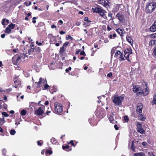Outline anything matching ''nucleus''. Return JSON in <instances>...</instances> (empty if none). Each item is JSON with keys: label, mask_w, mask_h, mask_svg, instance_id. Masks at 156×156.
<instances>
[{"label": "nucleus", "mask_w": 156, "mask_h": 156, "mask_svg": "<svg viewBox=\"0 0 156 156\" xmlns=\"http://www.w3.org/2000/svg\"><path fill=\"white\" fill-rule=\"evenodd\" d=\"M145 91H143L142 87H141L138 86H134L133 88V91L134 92L136 93L137 94H141L144 96H146L149 93V89L147 87V85L145 84Z\"/></svg>", "instance_id": "f257e3e1"}, {"label": "nucleus", "mask_w": 156, "mask_h": 156, "mask_svg": "<svg viewBox=\"0 0 156 156\" xmlns=\"http://www.w3.org/2000/svg\"><path fill=\"white\" fill-rule=\"evenodd\" d=\"M92 9L94 12L99 13L101 17H103L105 20H107L106 15L107 12L105 9H102L100 7H96L94 8H93Z\"/></svg>", "instance_id": "f03ea898"}, {"label": "nucleus", "mask_w": 156, "mask_h": 156, "mask_svg": "<svg viewBox=\"0 0 156 156\" xmlns=\"http://www.w3.org/2000/svg\"><path fill=\"white\" fill-rule=\"evenodd\" d=\"M156 8V3L151 2L147 4L146 7V12L147 13H151L153 12Z\"/></svg>", "instance_id": "7ed1b4c3"}, {"label": "nucleus", "mask_w": 156, "mask_h": 156, "mask_svg": "<svg viewBox=\"0 0 156 156\" xmlns=\"http://www.w3.org/2000/svg\"><path fill=\"white\" fill-rule=\"evenodd\" d=\"M124 97L123 96H119L118 95H115L113 100V102L116 105L120 106L122 104V102L124 100Z\"/></svg>", "instance_id": "20e7f679"}, {"label": "nucleus", "mask_w": 156, "mask_h": 156, "mask_svg": "<svg viewBox=\"0 0 156 156\" xmlns=\"http://www.w3.org/2000/svg\"><path fill=\"white\" fill-rule=\"evenodd\" d=\"M55 111L56 112L58 113H60L62 111V107L60 103H55Z\"/></svg>", "instance_id": "39448f33"}, {"label": "nucleus", "mask_w": 156, "mask_h": 156, "mask_svg": "<svg viewBox=\"0 0 156 156\" xmlns=\"http://www.w3.org/2000/svg\"><path fill=\"white\" fill-rule=\"evenodd\" d=\"M44 106L43 105L42 108L40 107L38 109H36L35 111V114L39 115H42L44 113Z\"/></svg>", "instance_id": "423d86ee"}, {"label": "nucleus", "mask_w": 156, "mask_h": 156, "mask_svg": "<svg viewBox=\"0 0 156 156\" xmlns=\"http://www.w3.org/2000/svg\"><path fill=\"white\" fill-rule=\"evenodd\" d=\"M137 131L138 132L141 134H144L145 131L142 128V126L140 123L138 122L137 123Z\"/></svg>", "instance_id": "0eeeda50"}, {"label": "nucleus", "mask_w": 156, "mask_h": 156, "mask_svg": "<svg viewBox=\"0 0 156 156\" xmlns=\"http://www.w3.org/2000/svg\"><path fill=\"white\" fill-rule=\"evenodd\" d=\"M131 50L130 49H127L124 51L125 53L124 57L125 58L129 61H130L129 59V56L130 54L131 53Z\"/></svg>", "instance_id": "6e6552de"}, {"label": "nucleus", "mask_w": 156, "mask_h": 156, "mask_svg": "<svg viewBox=\"0 0 156 156\" xmlns=\"http://www.w3.org/2000/svg\"><path fill=\"white\" fill-rule=\"evenodd\" d=\"M99 3L105 7H108L109 5V3L107 0H100Z\"/></svg>", "instance_id": "1a4fd4ad"}, {"label": "nucleus", "mask_w": 156, "mask_h": 156, "mask_svg": "<svg viewBox=\"0 0 156 156\" xmlns=\"http://www.w3.org/2000/svg\"><path fill=\"white\" fill-rule=\"evenodd\" d=\"M116 17L121 22H123L124 20V16L121 13H118L116 15Z\"/></svg>", "instance_id": "9d476101"}, {"label": "nucleus", "mask_w": 156, "mask_h": 156, "mask_svg": "<svg viewBox=\"0 0 156 156\" xmlns=\"http://www.w3.org/2000/svg\"><path fill=\"white\" fill-rule=\"evenodd\" d=\"M143 107V105L142 104L139 103L138 104L137 107L136 111L139 113H141Z\"/></svg>", "instance_id": "9b49d317"}, {"label": "nucleus", "mask_w": 156, "mask_h": 156, "mask_svg": "<svg viewBox=\"0 0 156 156\" xmlns=\"http://www.w3.org/2000/svg\"><path fill=\"white\" fill-rule=\"evenodd\" d=\"M150 30L153 32H154L156 31V20L154 21L152 25L151 26Z\"/></svg>", "instance_id": "f8f14e48"}, {"label": "nucleus", "mask_w": 156, "mask_h": 156, "mask_svg": "<svg viewBox=\"0 0 156 156\" xmlns=\"http://www.w3.org/2000/svg\"><path fill=\"white\" fill-rule=\"evenodd\" d=\"M114 114L113 113L110 115L108 118L109 120L111 122L115 123V122H116L117 121H115L114 119L113 115Z\"/></svg>", "instance_id": "ddd939ff"}, {"label": "nucleus", "mask_w": 156, "mask_h": 156, "mask_svg": "<svg viewBox=\"0 0 156 156\" xmlns=\"http://www.w3.org/2000/svg\"><path fill=\"white\" fill-rule=\"evenodd\" d=\"M126 39L127 41L129 43L131 44L132 45L133 44V40L132 39L131 37L127 35L126 37Z\"/></svg>", "instance_id": "4468645a"}, {"label": "nucleus", "mask_w": 156, "mask_h": 156, "mask_svg": "<svg viewBox=\"0 0 156 156\" xmlns=\"http://www.w3.org/2000/svg\"><path fill=\"white\" fill-rule=\"evenodd\" d=\"M15 57H14V58H12V61L15 64H17L19 63V62L20 60L21 59V57L20 56H18L16 59L15 62H14V60H15Z\"/></svg>", "instance_id": "2eb2a0df"}, {"label": "nucleus", "mask_w": 156, "mask_h": 156, "mask_svg": "<svg viewBox=\"0 0 156 156\" xmlns=\"http://www.w3.org/2000/svg\"><path fill=\"white\" fill-rule=\"evenodd\" d=\"M138 118L140 120L144 121L145 120V118L143 116L142 114H140L139 115Z\"/></svg>", "instance_id": "dca6fc26"}, {"label": "nucleus", "mask_w": 156, "mask_h": 156, "mask_svg": "<svg viewBox=\"0 0 156 156\" xmlns=\"http://www.w3.org/2000/svg\"><path fill=\"white\" fill-rule=\"evenodd\" d=\"M52 153V151L50 150H48L46 152V156H48L51 154Z\"/></svg>", "instance_id": "f3484780"}, {"label": "nucleus", "mask_w": 156, "mask_h": 156, "mask_svg": "<svg viewBox=\"0 0 156 156\" xmlns=\"http://www.w3.org/2000/svg\"><path fill=\"white\" fill-rule=\"evenodd\" d=\"M43 81V79L41 77L39 78V81L38 82H35V83L38 84L37 86H39V85L41 84H42V82Z\"/></svg>", "instance_id": "a211bd4d"}, {"label": "nucleus", "mask_w": 156, "mask_h": 156, "mask_svg": "<svg viewBox=\"0 0 156 156\" xmlns=\"http://www.w3.org/2000/svg\"><path fill=\"white\" fill-rule=\"evenodd\" d=\"M51 141L53 144H55L57 142V140L54 138H52L51 139Z\"/></svg>", "instance_id": "6ab92c4d"}, {"label": "nucleus", "mask_w": 156, "mask_h": 156, "mask_svg": "<svg viewBox=\"0 0 156 156\" xmlns=\"http://www.w3.org/2000/svg\"><path fill=\"white\" fill-rule=\"evenodd\" d=\"M119 60L123 61L125 60V59L124 58V55L123 53H121L119 56Z\"/></svg>", "instance_id": "aec40b11"}, {"label": "nucleus", "mask_w": 156, "mask_h": 156, "mask_svg": "<svg viewBox=\"0 0 156 156\" xmlns=\"http://www.w3.org/2000/svg\"><path fill=\"white\" fill-rule=\"evenodd\" d=\"M65 47H64L63 45V46L60 48V53L61 54H62L64 51L65 50V49H64Z\"/></svg>", "instance_id": "412c9836"}, {"label": "nucleus", "mask_w": 156, "mask_h": 156, "mask_svg": "<svg viewBox=\"0 0 156 156\" xmlns=\"http://www.w3.org/2000/svg\"><path fill=\"white\" fill-rule=\"evenodd\" d=\"M15 27V25L12 23L8 26V27L11 30L14 29Z\"/></svg>", "instance_id": "4be33fe9"}, {"label": "nucleus", "mask_w": 156, "mask_h": 156, "mask_svg": "<svg viewBox=\"0 0 156 156\" xmlns=\"http://www.w3.org/2000/svg\"><path fill=\"white\" fill-rule=\"evenodd\" d=\"M153 104H156V94H154V96L153 100L152 101Z\"/></svg>", "instance_id": "5701e85b"}, {"label": "nucleus", "mask_w": 156, "mask_h": 156, "mask_svg": "<svg viewBox=\"0 0 156 156\" xmlns=\"http://www.w3.org/2000/svg\"><path fill=\"white\" fill-rule=\"evenodd\" d=\"M27 113V112L26 110L23 109L21 110L20 114L22 115H24Z\"/></svg>", "instance_id": "b1692460"}, {"label": "nucleus", "mask_w": 156, "mask_h": 156, "mask_svg": "<svg viewBox=\"0 0 156 156\" xmlns=\"http://www.w3.org/2000/svg\"><path fill=\"white\" fill-rule=\"evenodd\" d=\"M11 31V30L9 27H7L5 30V32L7 33H9Z\"/></svg>", "instance_id": "393cba45"}, {"label": "nucleus", "mask_w": 156, "mask_h": 156, "mask_svg": "<svg viewBox=\"0 0 156 156\" xmlns=\"http://www.w3.org/2000/svg\"><path fill=\"white\" fill-rule=\"evenodd\" d=\"M155 41L152 40L149 43V45H150L152 46L155 43Z\"/></svg>", "instance_id": "a878e982"}, {"label": "nucleus", "mask_w": 156, "mask_h": 156, "mask_svg": "<svg viewBox=\"0 0 156 156\" xmlns=\"http://www.w3.org/2000/svg\"><path fill=\"white\" fill-rule=\"evenodd\" d=\"M50 86L48 85L47 84H46L44 86V88H43V89L44 90H46L48 89V87Z\"/></svg>", "instance_id": "bb28decb"}, {"label": "nucleus", "mask_w": 156, "mask_h": 156, "mask_svg": "<svg viewBox=\"0 0 156 156\" xmlns=\"http://www.w3.org/2000/svg\"><path fill=\"white\" fill-rule=\"evenodd\" d=\"M34 48H31L30 49L28 50V53L29 54L31 52H33L34 51Z\"/></svg>", "instance_id": "cd10ccee"}, {"label": "nucleus", "mask_w": 156, "mask_h": 156, "mask_svg": "<svg viewBox=\"0 0 156 156\" xmlns=\"http://www.w3.org/2000/svg\"><path fill=\"white\" fill-rule=\"evenodd\" d=\"M117 31L120 35L122 33V30L120 29H117Z\"/></svg>", "instance_id": "c85d7f7f"}, {"label": "nucleus", "mask_w": 156, "mask_h": 156, "mask_svg": "<svg viewBox=\"0 0 156 156\" xmlns=\"http://www.w3.org/2000/svg\"><path fill=\"white\" fill-rule=\"evenodd\" d=\"M121 54V51H117L115 54V55L118 56L119 55Z\"/></svg>", "instance_id": "c756f323"}, {"label": "nucleus", "mask_w": 156, "mask_h": 156, "mask_svg": "<svg viewBox=\"0 0 156 156\" xmlns=\"http://www.w3.org/2000/svg\"><path fill=\"white\" fill-rule=\"evenodd\" d=\"M10 133L12 135H14L16 133V131L14 130H11L10 131Z\"/></svg>", "instance_id": "7c9ffc66"}, {"label": "nucleus", "mask_w": 156, "mask_h": 156, "mask_svg": "<svg viewBox=\"0 0 156 156\" xmlns=\"http://www.w3.org/2000/svg\"><path fill=\"white\" fill-rule=\"evenodd\" d=\"M131 149L133 150H134V144L133 143V141H132V145H131Z\"/></svg>", "instance_id": "2f4dec72"}, {"label": "nucleus", "mask_w": 156, "mask_h": 156, "mask_svg": "<svg viewBox=\"0 0 156 156\" xmlns=\"http://www.w3.org/2000/svg\"><path fill=\"white\" fill-rule=\"evenodd\" d=\"M2 115H4L5 117H8L9 116V115L7 114V113L5 112H3L2 113Z\"/></svg>", "instance_id": "473e14b6"}, {"label": "nucleus", "mask_w": 156, "mask_h": 156, "mask_svg": "<svg viewBox=\"0 0 156 156\" xmlns=\"http://www.w3.org/2000/svg\"><path fill=\"white\" fill-rule=\"evenodd\" d=\"M2 151L3 155L5 156L6 154V150L5 149H3L2 150Z\"/></svg>", "instance_id": "72a5a7b5"}, {"label": "nucleus", "mask_w": 156, "mask_h": 156, "mask_svg": "<svg viewBox=\"0 0 156 156\" xmlns=\"http://www.w3.org/2000/svg\"><path fill=\"white\" fill-rule=\"evenodd\" d=\"M138 155L139 156H145V154L143 152L139 153Z\"/></svg>", "instance_id": "f704fd0d"}, {"label": "nucleus", "mask_w": 156, "mask_h": 156, "mask_svg": "<svg viewBox=\"0 0 156 156\" xmlns=\"http://www.w3.org/2000/svg\"><path fill=\"white\" fill-rule=\"evenodd\" d=\"M124 120L126 122H127L129 121V119L127 116H125L124 118Z\"/></svg>", "instance_id": "c9c22d12"}, {"label": "nucleus", "mask_w": 156, "mask_h": 156, "mask_svg": "<svg viewBox=\"0 0 156 156\" xmlns=\"http://www.w3.org/2000/svg\"><path fill=\"white\" fill-rule=\"evenodd\" d=\"M80 54L81 55H83L84 56H86V54L84 51H82L80 53Z\"/></svg>", "instance_id": "e433bc0d"}, {"label": "nucleus", "mask_w": 156, "mask_h": 156, "mask_svg": "<svg viewBox=\"0 0 156 156\" xmlns=\"http://www.w3.org/2000/svg\"><path fill=\"white\" fill-rule=\"evenodd\" d=\"M84 21H87V22H91V21H90L89 20H88V18L87 17H84Z\"/></svg>", "instance_id": "4c0bfd02"}, {"label": "nucleus", "mask_w": 156, "mask_h": 156, "mask_svg": "<svg viewBox=\"0 0 156 156\" xmlns=\"http://www.w3.org/2000/svg\"><path fill=\"white\" fill-rule=\"evenodd\" d=\"M62 148L64 149L65 148L66 149H69V145H66V146H63L62 147Z\"/></svg>", "instance_id": "58836bf2"}, {"label": "nucleus", "mask_w": 156, "mask_h": 156, "mask_svg": "<svg viewBox=\"0 0 156 156\" xmlns=\"http://www.w3.org/2000/svg\"><path fill=\"white\" fill-rule=\"evenodd\" d=\"M71 69V68L70 67H69L68 68V69H66V72L68 73L69 72V70H70Z\"/></svg>", "instance_id": "ea45409f"}, {"label": "nucleus", "mask_w": 156, "mask_h": 156, "mask_svg": "<svg viewBox=\"0 0 156 156\" xmlns=\"http://www.w3.org/2000/svg\"><path fill=\"white\" fill-rule=\"evenodd\" d=\"M148 154L149 156H155L154 155L152 152H148Z\"/></svg>", "instance_id": "a19ab883"}, {"label": "nucleus", "mask_w": 156, "mask_h": 156, "mask_svg": "<svg viewBox=\"0 0 156 156\" xmlns=\"http://www.w3.org/2000/svg\"><path fill=\"white\" fill-rule=\"evenodd\" d=\"M5 19H3L2 21V24L3 25H6V24L5 23Z\"/></svg>", "instance_id": "79ce46f5"}, {"label": "nucleus", "mask_w": 156, "mask_h": 156, "mask_svg": "<svg viewBox=\"0 0 156 156\" xmlns=\"http://www.w3.org/2000/svg\"><path fill=\"white\" fill-rule=\"evenodd\" d=\"M36 19V17H33V18L32 19L33 20L32 21L33 23H34L36 22V21L35 20Z\"/></svg>", "instance_id": "37998d69"}, {"label": "nucleus", "mask_w": 156, "mask_h": 156, "mask_svg": "<svg viewBox=\"0 0 156 156\" xmlns=\"http://www.w3.org/2000/svg\"><path fill=\"white\" fill-rule=\"evenodd\" d=\"M112 75V73H109L107 75V76L108 77H111Z\"/></svg>", "instance_id": "c03bdc74"}, {"label": "nucleus", "mask_w": 156, "mask_h": 156, "mask_svg": "<svg viewBox=\"0 0 156 156\" xmlns=\"http://www.w3.org/2000/svg\"><path fill=\"white\" fill-rule=\"evenodd\" d=\"M68 44L69 42H66L63 44V46L65 47H66L68 45Z\"/></svg>", "instance_id": "a18cd8bd"}, {"label": "nucleus", "mask_w": 156, "mask_h": 156, "mask_svg": "<svg viewBox=\"0 0 156 156\" xmlns=\"http://www.w3.org/2000/svg\"><path fill=\"white\" fill-rule=\"evenodd\" d=\"M3 106L4 109H6L7 107V105L6 104L4 103V104H3Z\"/></svg>", "instance_id": "49530a36"}, {"label": "nucleus", "mask_w": 156, "mask_h": 156, "mask_svg": "<svg viewBox=\"0 0 156 156\" xmlns=\"http://www.w3.org/2000/svg\"><path fill=\"white\" fill-rule=\"evenodd\" d=\"M114 127L116 130H118L119 129V127L117 125L115 124L114 126Z\"/></svg>", "instance_id": "de8ad7c7"}, {"label": "nucleus", "mask_w": 156, "mask_h": 156, "mask_svg": "<svg viewBox=\"0 0 156 156\" xmlns=\"http://www.w3.org/2000/svg\"><path fill=\"white\" fill-rule=\"evenodd\" d=\"M113 14L112 13H110L108 14V17H110L111 18H112V17Z\"/></svg>", "instance_id": "09e8293b"}, {"label": "nucleus", "mask_w": 156, "mask_h": 156, "mask_svg": "<svg viewBox=\"0 0 156 156\" xmlns=\"http://www.w3.org/2000/svg\"><path fill=\"white\" fill-rule=\"evenodd\" d=\"M142 145L144 146H146L147 145V143L145 142H143L142 143Z\"/></svg>", "instance_id": "8fccbe9b"}, {"label": "nucleus", "mask_w": 156, "mask_h": 156, "mask_svg": "<svg viewBox=\"0 0 156 156\" xmlns=\"http://www.w3.org/2000/svg\"><path fill=\"white\" fill-rule=\"evenodd\" d=\"M80 24V22H77L76 23V25L77 26H79Z\"/></svg>", "instance_id": "3c124183"}, {"label": "nucleus", "mask_w": 156, "mask_h": 156, "mask_svg": "<svg viewBox=\"0 0 156 156\" xmlns=\"http://www.w3.org/2000/svg\"><path fill=\"white\" fill-rule=\"evenodd\" d=\"M36 43L39 46H40V45H42V43H39V42L37 41H36Z\"/></svg>", "instance_id": "603ef678"}, {"label": "nucleus", "mask_w": 156, "mask_h": 156, "mask_svg": "<svg viewBox=\"0 0 156 156\" xmlns=\"http://www.w3.org/2000/svg\"><path fill=\"white\" fill-rule=\"evenodd\" d=\"M70 143L74 147V144L73 142V140H71L70 141Z\"/></svg>", "instance_id": "864d4df0"}, {"label": "nucleus", "mask_w": 156, "mask_h": 156, "mask_svg": "<svg viewBox=\"0 0 156 156\" xmlns=\"http://www.w3.org/2000/svg\"><path fill=\"white\" fill-rule=\"evenodd\" d=\"M31 2H29V3H28V4H27V2H25V3H24V4L25 5H26L27 6H29V5H30L31 4Z\"/></svg>", "instance_id": "5fc2aeb1"}, {"label": "nucleus", "mask_w": 156, "mask_h": 156, "mask_svg": "<svg viewBox=\"0 0 156 156\" xmlns=\"http://www.w3.org/2000/svg\"><path fill=\"white\" fill-rule=\"evenodd\" d=\"M151 37L153 38H155L156 37V34L155 33L154 34L152 35L151 36Z\"/></svg>", "instance_id": "6e6d98bb"}, {"label": "nucleus", "mask_w": 156, "mask_h": 156, "mask_svg": "<svg viewBox=\"0 0 156 156\" xmlns=\"http://www.w3.org/2000/svg\"><path fill=\"white\" fill-rule=\"evenodd\" d=\"M153 53H154V54L155 55H156V47L154 48V50L153 51Z\"/></svg>", "instance_id": "4d7b16f0"}, {"label": "nucleus", "mask_w": 156, "mask_h": 156, "mask_svg": "<svg viewBox=\"0 0 156 156\" xmlns=\"http://www.w3.org/2000/svg\"><path fill=\"white\" fill-rule=\"evenodd\" d=\"M37 144L39 146H41L42 145V143H41L39 141H38L37 142Z\"/></svg>", "instance_id": "13d9d810"}, {"label": "nucleus", "mask_w": 156, "mask_h": 156, "mask_svg": "<svg viewBox=\"0 0 156 156\" xmlns=\"http://www.w3.org/2000/svg\"><path fill=\"white\" fill-rule=\"evenodd\" d=\"M65 32L63 31H61L60 32V33L61 34H65Z\"/></svg>", "instance_id": "bf43d9fd"}, {"label": "nucleus", "mask_w": 156, "mask_h": 156, "mask_svg": "<svg viewBox=\"0 0 156 156\" xmlns=\"http://www.w3.org/2000/svg\"><path fill=\"white\" fill-rule=\"evenodd\" d=\"M47 81L46 80L43 79V81L42 82L43 83H47Z\"/></svg>", "instance_id": "052dcab7"}, {"label": "nucleus", "mask_w": 156, "mask_h": 156, "mask_svg": "<svg viewBox=\"0 0 156 156\" xmlns=\"http://www.w3.org/2000/svg\"><path fill=\"white\" fill-rule=\"evenodd\" d=\"M51 113V111L48 110L46 112V114L47 115H49V114Z\"/></svg>", "instance_id": "680f3d73"}, {"label": "nucleus", "mask_w": 156, "mask_h": 156, "mask_svg": "<svg viewBox=\"0 0 156 156\" xmlns=\"http://www.w3.org/2000/svg\"><path fill=\"white\" fill-rule=\"evenodd\" d=\"M111 28L109 27V26H108L107 27V30L108 31H109L111 30Z\"/></svg>", "instance_id": "e2e57ef3"}, {"label": "nucleus", "mask_w": 156, "mask_h": 156, "mask_svg": "<svg viewBox=\"0 0 156 156\" xmlns=\"http://www.w3.org/2000/svg\"><path fill=\"white\" fill-rule=\"evenodd\" d=\"M5 34H3L1 35V37L2 38H4L5 37Z\"/></svg>", "instance_id": "0e129e2a"}, {"label": "nucleus", "mask_w": 156, "mask_h": 156, "mask_svg": "<svg viewBox=\"0 0 156 156\" xmlns=\"http://www.w3.org/2000/svg\"><path fill=\"white\" fill-rule=\"evenodd\" d=\"M49 104V102L48 101H46L44 103L45 105H47Z\"/></svg>", "instance_id": "69168bd1"}, {"label": "nucleus", "mask_w": 156, "mask_h": 156, "mask_svg": "<svg viewBox=\"0 0 156 156\" xmlns=\"http://www.w3.org/2000/svg\"><path fill=\"white\" fill-rule=\"evenodd\" d=\"M81 50L80 49H79L78 51H77L76 52V55H77L79 54V52Z\"/></svg>", "instance_id": "338daca9"}, {"label": "nucleus", "mask_w": 156, "mask_h": 156, "mask_svg": "<svg viewBox=\"0 0 156 156\" xmlns=\"http://www.w3.org/2000/svg\"><path fill=\"white\" fill-rule=\"evenodd\" d=\"M56 26L54 25H53L51 26V28H56Z\"/></svg>", "instance_id": "774afa93"}]
</instances>
